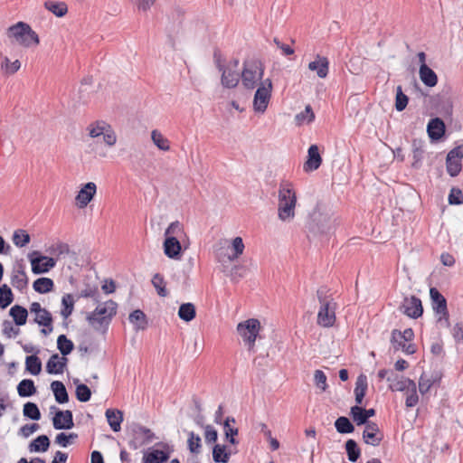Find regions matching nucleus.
Listing matches in <instances>:
<instances>
[{
    "instance_id": "nucleus-41",
    "label": "nucleus",
    "mask_w": 463,
    "mask_h": 463,
    "mask_svg": "<svg viewBox=\"0 0 463 463\" xmlns=\"http://www.w3.org/2000/svg\"><path fill=\"white\" fill-rule=\"evenodd\" d=\"M347 458L351 462H356L361 456V449L354 439H349L345 443Z\"/></svg>"
},
{
    "instance_id": "nucleus-22",
    "label": "nucleus",
    "mask_w": 463,
    "mask_h": 463,
    "mask_svg": "<svg viewBox=\"0 0 463 463\" xmlns=\"http://www.w3.org/2000/svg\"><path fill=\"white\" fill-rule=\"evenodd\" d=\"M308 69L316 71L319 78H326L329 71V61L326 57L317 54L316 60L308 63Z\"/></svg>"
},
{
    "instance_id": "nucleus-6",
    "label": "nucleus",
    "mask_w": 463,
    "mask_h": 463,
    "mask_svg": "<svg viewBox=\"0 0 463 463\" xmlns=\"http://www.w3.org/2000/svg\"><path fill=\"white\" fill-rule=\"evenodd\" d=\"M27 257L31 263L32 272L35 275L48 273L57 263V259L43 255L38 250H33L28 253Z\"/></svg>"
},
{
    "instance_id": "nucleus-53",
    "label": "nucleus",
    "mask_w": 463,
    "mask_h": 463,
    "mask_svg": "<svg viewBox=\"0 0 463 463\" xmlns=\"http://www.w3.org/2000/svg\"><path fill=\"white\" fill-rule=\"evenodd\" d=\"M407 341L401 340L397 338V342H391L394 351H398L400 349L402 350L406 354H413L416 353L417 348L414 344H406Z\"/></svg>"
},
{
    "instance_id": "nucleus-62",
    "label": "nucleus",
    "mask_w": 463,
    "mask_h": 463,
    "mask_svg": "<svg viewBox=\"0 0 463 463\" xmlns=\"http://www.w3.org/2000/svg\"><path fill=\"white\" fill-rule=\"evenodd\" d=\"M449 203L451 205H459L463 203V193L459 188H451L449 198Z\"/></svg>"
},
{
    "instance_id": "nucleus-32",
    "label": "nucleus",
    "mask_w": 463,
    "mask_h": 463,
    "mask_svg": "<svg viewBox=\"0 0 463 463\" xmlns=\"http://www.w3.org/2000/svg\"><path fill=\"white\" fill-rule=\"evenodd\" d=\"M51 441L47 435H39L34 439H33L29 446L30 452H45L48 450L50 447Z\"/></svg>"
},
{
    "instance_id": "nucleus-64",
    "label": "nucleus",
    "mask_w": 463,
    "mask_h": 463,
    "mask_svg": "<svg viewBox=\"0 0 463 463\" xmlns=\"http://www.w3.org/2000/svg\"><path fill=\"white\" fill-rule=\"evenodd\" d=\"M109 127V125L106 124L104 121H97L96 124L90 127V136L91 137H100L103 132H105Z\"/></svg>"
},
{
    "instance_id": "nucleus-48",
    "label": "nucleus",
    "mask_w": 463,
    "mask_h": 463,
    "mask_svg": "<svg viewBox=\"0 0 463 463\" xmlns=\"http://www.w3.org/2000/svg\"><path fill=\"white\" fill-rule=\"evenodd\" d=\"M151 282L160 297H166L168 295L165 279L160 273H156L153 276Z\"/></svg>"
},
{
    "instance_id": "nucleus-36",
    "label": "nucleus",
    "mask_w": 463,
    "mask_h": 463,
    "mask_svg": "<svg viewBox=\"0 0 463 463\" xmlns=\"http://www.w3.org/2000/svg\"><path fill=\"white\" fill-rule=\"evenodd\" d=\"M196 316V308L193 303L187 302L180 305L178 309V317L180 319L190 322Z\"/></svg>"
},
{
    "instance_id": "nucleus-13",
    "label": "nucleus",
    "mask_w": 463,
    "mask_h": 463,
    "mask_svg": "<svg viewBox=\"0 0 463 463\" xmlns=\"http://www.w3.org/2000/svg\"><path fill=\"white\" fill-rule=\"evenodd\" d=\"M359 405L351 407L349 415L357 426L370 424L372 421L369 419L375 415V410L373 408L365 409Z\"/></svg>"
},
{
    "instance_id": "nucleus-37",
    "label": "nucleus",
    "mask_w": 463,
    "mask_h": 463,
    "mask_svg": "<svg viewBox=\"0 0 463 463\" xmlns=\"http://www.w3.org/2000/svg\"><path fill=\"white\" fill-rule=\"evenodd\" d=\"M335 428L340 434H350L353 433L355 430L354 425L352 423L349 418L345 416H340L335 420Z\"/></svg>"
},
{
    "instance_id": "nucleus-31",
    "label": "nucleus",
    "mask_w": 463,
    "mask_h": 463,
    "mask_svg": "<svg viewBox=\"0 0 463 463\" xmlns=\"http://www.w3.org/2000/svg\"><path fill=\"white\" fill-rule=\"evenodd\" d=\"M128 320L134 325L137 331L145 330L148 325L146 314L140 309H136L131 312L129 314Z\"/></svg>"
},
{
    "instance_id": "nucleus-51",
    "label": "nucleus",
    "mask_w": 463,
    "mask_h": 463,
    "mask_svg": "<svg viewBox=\"0 0 463 463\" xmlns=\"http://www.w3.org/2000/svg\"><path fill=\"white\" fill-rule=\"evenodd\" d=\"M21 67V62L18 60L11 61L8 57H4L1 62V70L5 74H14Z\"/></svg>"
},
{
    "instance_id": "nucleus-46",
    "label": "nucleus",
    "mask_w": 463,
    "mask_h": 463,
    "mask_svg": "<svg viewBox=\"0 0 463 463\" xmlns=\"http://www.w3.org/2000/svg\"><path fill=\"white\" fill-rule=\"evenodd\" d=\"M74 298H73V296L71 294H65L62 298H61V306H62V308L61 310V315L64 317V318H67L69 317L72 312H73V308H74Z\"/></svg>"
},
{
    "instance_id": "nucleus-12",
    "label": "nucleus",
    "mask_w": 463,
    "mask_h": 463,
    "mask_svg": "<svg viewBox=\"0 0 463 463\" xmlns=\"http://www.w3.org/2000/svg\"><path fill=\"white\" fill-rule=\"evenodd\" d=\"M335 306L333 303H325L320 306L317 313V324L323 327L333 326L335 322Z\"/></svg>"
},
{
    "instance_id": "nucleus-11",
    "label": "nucleus",
    "mask_w": 463,
    "mask_h": 463,
    "mask_svg": "<svg viewBox=\"0 0 463 463\" xmlns=\"http://www.w3.org/2000/svg\"><path fill=\"white\" fill-rule=\"evenodd\" d=\"M51 410H56L55 415L52 418V425L55 430H71L74 427L71 411H61L55 406H52Z\"/></svg>"
},
{
    "instance_id": "nucleus-40",
    "label": "nucleus",
    "mask_w": 463,
    "mask_h": 463,
    "mask_svg": "<svg viewBox=\"0 0 463 463\" xmlns=\"http://www.w3.org/2000/svg\"><path fill=\"white\" fill-rule=\"evenodd\" d=\"M14 299L11 288L7 284L0 286V308L5 309L9 307Z\"/></svg>"
},
{
    "instance_id": "nucleus-38",
    "label": "nucleus",
    "mask_w": 463,
    "mask_h": 463,
    "mask_svg": "<svg viewBox=\"0 0 463 463\" xmlns=\"http://www.w3.org/2000/svg\"><path fill=\"white\" fill-rule=\"evenodd\" d=\"M25 370L33 375H38L42 372V361L36 354L28 355L25 358Z\"/></svg>"
},
{
    "instance_id": "nucleus-44",
    "label": "nucleus",
    "mask_w": 463,
    "mask_h": 463,
    "mask_svg": "<svg viewBox=\"0 0 463 463\" xmlns=\"http://www.w3.org/2000/svg\"><path fill=\"white\" fill-rule=\"evenodd\" d=\"M187 447L189 451L192 454H199L201 453L202 449V439L198 434H195L194 431L188 432L187 439Z\"/></svg>"
},
{
    "instance_id": "nucleus-15",
    "label": "nucleus",
    "mask_w": 463,
    "mask_h": 463,
    "mask_svg": "<svg viewBox=\"0 0 463 463\" xmlns=\"http://www.w3.org/2000/svg\"><path fill=\"white\" fill-rule=\"evenodd\" d=\"M25 266L23 260L17 261L11 276V284L20 291H23L28 286V277L25 273Z\"/></svg>"
},
{
    "instance_id": "nucleus-63",
    "label": "nucleus",
    "mask_w": 463,
    "mask_h": 463,
    "mask_svg": "<svg viewBox=\"0 0 463 463\" xmlns=\"http://www.w3.org/2000/svg\"><path fill=\"white\" fill-rule=\"evenodd\" d=\"M204 439L207 444H217L218 431L210 424L204 427Z\"/></svg>"
},
{
    "instance_id": "nucleus-24",
    "label": "nucleus",
    "mask_w": 463,
    "mask_h": 463,
    "mask_svg": "<svg viewBox=\"0 0 463 463\" xmlns=\"http://www.w3.org/2000/svg\"><path fill=\"white\" fill-rule=\"evenodd\" d=\"M222 71V84L228 89L235 88L240 80V74L236 70L232 67H224Z\"/></svg>"
},
{
    "instance_id": "nucleus-10",
    "label": "nucleus",
    "mask_w": 463,
    "mask_h": 463,
    "mask_svg": "<svg viewBox=\"0 0 463 463\" xmlns=\"http://www.w3.org/2000/svg\"><path fill=\"white\" fill-rule=\"evenodd\" d=\"M162 445L163 449H149L143 455L142 463H165L171 456L173 449L167 444L158 443Z\"/></svg>"
},
{
    "instance_id": "nucleus-19",
    "label": "nucleus",
    "mask_w": 463,
    "mask_h": 463,
    "mask_svg": "<svg viewBox=\"0 0 463 463\" xmlns=\"http://www.w3.org/2000/svg\"><path fill=\"white\" fill-rule=\"evenodd\" d=\"M446 131V126L444 121L440 118H433L430 119L427 125V132L431 141L440 140Z\"/></svg>"
},
{
    "instance_id": "nucleus-60",
    "label": "nucleus",
    "mask_w": 463,
    "mask_h": 463,
    "mask_svg": "<svg viewBox=\"0 0 463 463\" xmlns=\"http://www.w3.org/2000/svg\"><path fill=\"white\" fill-rule=\"evenodd\" d=\"M33 321L42 326H51V324L53 323V318L50 311L43 309L41 314L36 315Z\"/></svg>"
},
{
    "instance_id": "nucleus-35",
    "label": "nucleus",
    "mask_w": 463,
    "mask_h": 463,
    "mask_svg": "<svg viewBox=\"0 0 463 463\" xmlns=\"http://www.w3.org/2000/svg\"><path fill=\"white\" fill-rule=\"evenodd\" d=\"M36 392L34 382L32 379H24L17 385V392L20 397H31Z\"/></svg>"
},
{
    "instance_id": "nucleus-29",
    "label": "nucleus",
    "mask_w": 463,
    "mask_h": 463,
    "mask_svg": "<svg viewBox=\"0 0 463 463\" xmlns=\"http://www.w3.org/2000/svg\"><path fill=\"white\" fill-rule=\"evenodd\" d=\"M51 389L53 392L55 401L59 404H64L69 402V394L62 382L53 381L51 383Z\"/></svg>"
},
{
    "instance_id": "nucleus-2",
    "label": "nucleus",
    "mask_w": 463,
    "mask_h": 463,
    "mask_svg": "<svg viewBox=\"0 0 463 463\" xmlns=\"http://www.w3.org/2000/svg\"><path fill=\"white\" fill-rule=\"evenodd\" d=\"M297 196L288 184H281L279 190V218L281 221L293 218Z\"/></svg>"
},
{
    "instance_id": "nucleus-50",
    "label": "nucleus",
    "mask_w": 463,
    "mask_h": 463,
    "mask_svg": "<svg viewBox=\"0 0 463 463\" xmlns=\"http://www.w3.org/2000/svg\"><path fill=\"white\" fill-rule=\"evenodd\" d=\"M397 338L411 342L414 338V332L412 328H406L403 332L393 329L391 334V342H397Z\"/></svg>"
},
{
    "instance_id": "nucleus-16",
    "label": "nucleus",
    "mask_w": 463,
    "mask_h": 463,
    "mask_svg": "<svg viewBox=\"0 0 463 463\" xmlns=\"http://www.w3.org/2000/svg\"><path fill=\"white\" fill-rule=\"evenodd\" d=\"M97 192V186L93 182L85 184L79 191L76 201L79 208H85L93 199Z\"/></svg>"
},
{
    "instance_id": "nucleus-52",
    "label": "nucleus",
    "mask_w": 463,
    "mask_h": 463,
    "mask_svg": "<svg viewBox=\"0 0 463 463\" xmlns=\"http://www.w3.org/2000/svg\"><path fill=\"white\" fill-rule=\"evenodd\" d=\"M315 119V114L310 105L306 106L305 109L295 116V120L298 125H302L305 121L307 123Z\"/></svg>"
},
{
    "instance_id": "nucleus-56",
    "label": "nucleus",
    "mask_w": 463,
    "mask_h": 463,
    "mask_svg": "<svg viewBox=\"0 0 463 463\" xmlns=\"http://www.w3.org/2000/svg\"><path fill=\"white\" fill-rule=\"evenodd\" d=\"M232 249L234 250V253L232 255L226 256L227 260L229 261H233L236 260L240 255L243 253L244 250V243L241 237H236L232 240Z\"/></svg>"
},
{
    "instance_id": "nucleus-9",
    "label": "nucleus",
    "mask_w": 463,
    "mask_h": 463,
    "mask_svg": "<svg viewBox=\"0 0 463 463\" xmlns=\"http://www.w3.org/2000/svg\"><path fill=\"white\" fill-rule=\"evenodd\" d=\"M399 310L407 317L417 319L423 314L421 300L416 296L405 297Z\"/></svg>"
},
{
    "instance_id": "nucleus-26",
    "label": "nucleus",
    "mask_w": 463,
    "mask_h": 463,
    "mask_svg": "<svg viewBox=\"0 0 463 463\" xmlns=\"http://www.w3.org/2000/svg\"><path fill=\"white\" fill-rule=\"evenodd\" d=\"M213 460L215 463H228L232 452L224 444H214L212 450Z\"/></svg>"
},
{
    "instance_id": "nucleus-23",
    "label": "nucleus",
    "mask_w": 463,
    "mask_h": 463,
    "mask_svg": "<svg viewBox=\"0 0 463 463\" xmlns=\"http://www.w3.org/2000/svg\"><path fill=\"white\" fill-rule=\"evenodd\" d=\"M28 30H30L28 24L18 22L7 29V36L14 39L18 43H24L25 40L24 38L25 34L28 35Z\"/></svg>"
},
{
    "instance_id": "nucleus-14",
    "label": "nucleus",
    "mask_w": 463,
    "mask_h": 463,
    "mask_svg": "<svg viewBox=\"0 0 463 463\" xmlns=\"http://www.w3.org/2000/svg\"><path fill=\"white\" fill-rule=\"evenodd\" d=\"M363 439L364 443L377 447L381 444L383 439V433L381 431L376 422H371L365 425L363 431Z\"/></svg>"
},
{
    "instance_id": "nucleus-43",
    "label": "nucleus",
    "mask_w": 463,
    "mask_h": 463,
    "mask_svg": "<svg viewBox=\"0 0 463 463\" xmlns=\"http://www.w3.org/2000/svg\"><path fill=\"white\" fill-rule=\"evenodd\" d=\"M23 414L25 418L33 420H39L42 417L38 405L32 402L24 404Z\"/></svg>"
},
{
    "instance_id": "nucleus-21",
    "label": "nucleus",
    "mask_w": 463,
    "mask_h": 463,
    "mask_svg": "<svg viewBox=\"0 0 463 463\" xmlns=\"http://www.w3.org/2000/svg\"><path fill=\"white\" fill-rule=\"evenodd\" d=\"M67 363L68 359L66 357H61L58 354H53L46 363V372L50 374L62 373Z\"/></svg>"
},
{
    "instance_id": "nucleus-20",
    "label": "nucleus",
    "mask_w": 463,
    "mask_h": 463,
    "mask_svg": "<svg viewBox=\"0 0 463 463\" xmlns=\"http://www.w3.org/2000/svg\"><path fill=\"white\" fill-rule=\"evenodd\" d=\"M425 142L422 139L414 138L411 141L412 163L411 167L420 169L422 165V160L425 154Z\"/></svg>"
},
{
    "instance_id": "nucleus-61",
    "label": "nucleus",
    "mask_w": 463,
    "mask_h": 463,
    "mask_svg": "<svg viewBox=\"0 0 463 463\" xmlns=\"http://www.w3.org/2000/svg\"><path fill=\"white\" fill-rule=\"evenodd\" d=\"M77 438H78V434H76L74 432H71L69 434H67L65 432H61V433L57 434V436L55 438V443L65 448V447H68L71 443L72 439H75Z\"/></svg>"
},
{
    "instance_id": "nucleus-42",
    "label": "nucleus",
    "mask_w": 463,
    "mask_h": 463,
    "mask_svg": "<svg viewBox=\"0 0 463 463\" xmlns=\"http://www.w3.org/2000/svg\"><path fill=\"white\" fill-rule=\"evenodd\" d=\"M57 348L62 356L65 357L73 351L74 344L65 335H60L57 338Z\"/></svg>"
},
{
    "instance_id": "nucleus-25",
    "label": "nucleus",
    "mask_w": 463,
    "mask_h": 463,
    "mask_svg": "<svg viewBox=\"0 0 463 463\" xmlns=\"http://www.w3.org/2000/svg\"><path fill=\"white\" fill-rule=\"evenodd\" d=\"M446 169L451 177L458 176L462 169L461 158L456 156L451 151L448 153L446 157Z\"/></svg>"
},
{
    "instance_id": "nucleus-18",
    "label": "nucleus",
    "mask_w": 463,
    "mask_h": 463,
    "mask_svg": "<svg viewBox=\"0 0 463 463\" xmlns=\"http://www.w3.org/2000/svg\"><path fill=\"white\" fill-rule=\"evenodd\" d=\"M322 157L317 145H311L307 150V160L304 163L303 169L306 173L313 172L320 167Z\"/></svg>"
},
{
    "instance_id": "nucleus-3",
    "label": "nucleus",
    "mask_w": 463,
    "mask_h": 463,
    "mask_svg": "<svg viewBox=\"0 0 463 463\" xmlns=\"http://www.w3.org/2000/svg\"><path fill=\"white\" fill-rule=\"evenodd\" d=\"M264 75V65L260 60L245 61L241 80L243 86L248 90L255 88L256 80H261Z\"/></svg>"
},
{
    "instance_id": "nucleus-47",
    "label": "nucleus",
    "mask_w": 463,
    "mask_h": 463,
    "mask_svg": "<svg viewBox=\"0 0 463 463\" xmlns=\"http://www.w3.org/2000/svg\"><path fill=\"white\" fill-rule=\"evenodd\" d=\"M131 430L133 432L134 436L138 435H144L145 439L143 440V443H148L152 441L155 438V434L152 432V430L146 427H144L138 423H134L131 427Z\"/></svg>"
},
{
    "instance_id": "nucleus-33",
    "label": "nucleus",
    "mask_w": 463,
    "mask_h": 463,
    "mask_svg": "<svg viewBox=\"0 0 463 463\" xmlns=\"http://www.w3.org/2000/svg\"><path fill=\"white\" fill-rule=\"evenodd\" d=\"M368 383L367 378L364 374H360L355 382L354 396L356 404H362L366 394Z\"/></svg>"
},
{
    "instance_id": "nucleus-1",
    "label": "nucleus",
    "mask_w": 463,
    "mask_h": 463,
    "mask_svg": "<svg viewBox=\"0 0 463 463\" xmlns=\"http://www.w3.org/2000/svg\"><path fill=\"white\" fill-rule=\"evenodd\" d=\"M118 304L109 299L103 305H99L94 311L87 316V321L96 330L106 332L108 327L117 313Z\"/></svg>"
},
{
    "instance_id": "nucleus-4",
    "label": "nucleus",
    "mask_w": 463,
    "mask_h": 463,
    "mask_svg": "<svg viewBox=\"0 0 463 463\" xmlns=\"http://www.w3.org/2000/svg\"><path fill=\"white\" fill-rule=\"evenodd\" d=\"M334 221L327 214L316 212L311 214L310 220L307 223V229L313 235H327L333 229Z\"/></svg>"
},
{
    "instance_id": "nucleus-58",
    "label": "nucleus",
    "mask_w": 463,
    "mask_h": 463,
    "mask_svg": "<svg viewBox=\"0 0 463 463\" xmlns=\"http://www.w3.org/2000/svg\"><path fill=\"white\" fill-rule=\"evenodd\" d=\"M408 382L414 381L402 376L396 383H391L389 388L392 392H409L411 390V384H409Z\"/></svg>"
},
{
    "instance_id": "nucleus-27",
    "label": "nucleus",
    "mask_w": 463,
    "mask_h": 463,
    "mask_svg": "<svg viewBox=\"0 0 463 463\" xmlns=\"http://www.w3.org/2000/svg\"><path fill=\"white\" fill-rule=\"evenodd\" d=\"M105 415L111 430L115 432L119 431L123 421V412L118 409H108Z\"/></svg>"
},
{
    "instance_id": "nucleus-57",
    "label": "nucleus",
    "mask_w": 463,
    "mask_h": 463,
    "mask_svg": "<svg viewBox=\"0 0 463 463\" xmlns=\"http://www.w3.org/2000/svg\"><path fill=\"white\" fill-rule=\"evenodd\" d=\"M411 384V390L407 392V397L405 401V405L407 407H414L419 402V396L417 393V386L415 382H408Z\"/></svg>"
},
{
    "instance_id": "nucleus-8",
    "label": "nucleus",
    "mask_w": 463,
    "mask_h": 463,
    "mask_svg": "<svg viewBox=\"0 0 463 463\" xmlns=\"http://www.w3.org/2000/svg\"><path fill=\"white\" fill-rule=\"evenodd\" d=\"M430 298L431 300V306L433 311L439 315L438 321L441 322L445 321L446 326H449V314L447 307V299L439 291L438 288L432 287L430 288Z\"/></svg>"
},
{
    "instance_id": "nucleus-49",
    "label": "nucleus",
    "mask_w": 463,
    "mask_h": 463,
    "mask_svg": "<svg viewBox=\"0 0 463 463\" xmlns=\"http://www.w3.org/2000/svg\"><path fill=\"white\" fill-rule=\"evenodd\" d=\"M151 138L153 143L163 151H168L170 149L169 141L165 138L158 130L155 129L151 133Z\"/></svg>"
},
{
    "instance_id": "nucleus-7",
    "label": "nucleus",
    "mask_w": 463,
    "mask_h": 463,
    "mask_svg": "<svg viewBox=\"0 0 463 463\" xmlns=\"http://www.w3.org/2000/svg\"><path fill=\"white\" fill-rule=\"evenodd\" d=\"M272 91V81L266 79L257 89L253 98V109L256 112L264 113L268 108Z\"/></svg>"
},
{
    "instance_id": "nucleus-59",
    "label": "nucleus",
    "mask_w": 463,
    "mask_h": 463,
    "mask_svg": "<svg viewBox=\"0 0 463 463\" xmlns=\"http://www.w3.org/2000/svg\"><path fill=\"white\" fill-rule=\"evenodd\" d=\"M47 251L51 255H55L57 258H59L61 255L69 254L70 247L67 243L59 242L57 244L50 246Z\"/></svg>"
},
{
    "instance_id": "nucleus-45",
    "label": "nucleus",
    "mask_w": 463,
    "mask_h": 463,
    "mask_svg": "<svg viewBox=\"0 0 463 463\" xmlns=\"http://www.w3.org/2000/svg\"><path fill=\"white\" fill-rule=\"evenodd\" d=\"M12 240L16 247L23 248L30 242L31 236L25 230L18 229L14 232Z\"/></svg>"
},
{
    "instance_id": "nucleus-34",
    "label": "nucleus",
    "mask_w": 463,
    "mask_h": 463,
    "mask_svg": "<svg viewBox=\"0 0 463 463\" xmlns=\"http://www.w3.org/2000/svg\"><path fill=\"white\" fill-rule=\"evenodd\" d=\"M33 289L40 294H46L53 290L54 282L47 277H41L33 283Z\"/></svg>"
},
{
    "instance_id": "nucleus-17",
    "label": "nucleus",
    "mask_w": 463,
    "mask_h": 463,
    "mask_svg": "<svg viewBox=\"0 0 463 463\" xmlns=\"http://www.w3.org/2000/svg\"><path fill=\"white\" fill-rule=\"evenodd\" d=\"M164 253L172 260H180L182 257V245L175 236H166L164 243Z\"/></svg>"
},
{
    "instance_id": "nucleus-54",
    "label": "nucleus",
    "mask_w": 463,
    "mask_h": 463,
    "mask_svg": "<svg viewBox=\"0 0 463 463\" xmlns=\"http://www.w3.org/2000/svg\"><path fill=\"white\" fill-rule=\"evenodd\" d=\"M409 102V98L402 92V86H398L396 89L395 98V109L397 111H402L405 109Z\"/></svg>"
},
{
    "instance_id": "nucleus-55",
    "label": "nucleus",
    "mask_w": 463,
    "mask_h": 463,
    "mask_svg": "<svg viewBox=\"0 0 463 463\" xmlns=\"http://www.w3.org/2000/svg\"><path fill=\"white\" fill-rule=\"evenodd\" d=\"M75 395L79 402H87L91 398V391L86 384H78L75 390Z\"/></svg>"
},
{
    "instance_id": "nucleus-5",
    "label": "nucleus",
    "mask_w": 463,
    "mask_h": 463,
    "mask_svg": "<svg viewBox=\"0 0 463 463\" xmlns=\"http://www.w3.org/2000/svg\"><path fill=\"white\" fill-rule=\"evenodd\" d=\"M260 323L256 318H250L241 322L237 326L238 334L248 345L249 351L253 350L256 338L260 333Z\"/></svg>"
},
{
    "instance_id": "nucleus-39",
    "label": "nucleus",
    "mask_w": 463,
    "mask_h": 463,
    "mask_svg": "<svg viewBox=\"0 0 463 463\" xmlns=\"http://www.w3.org/2000/svg\"><path fill=\"white\" fill-rule=\"evenodd\" d=\"M44 7L57 17L64 16L68 12L67 5L64 2L45 1Z\"/></svg>"
},
{
    "instance_id": "nucleus-30",
    "label": "nucleus",
    "mask_w": 463,
    "mask_h": 463,
    "mask_svg": "<svg viewBox=\"0 0 463 463\" xmlns=\"http://www.w3.org/2000/svg\"><path fill=\"white\" fill-rule=\"evenodd\" d=\"M9 316L13 317L14 323L17 326H21L26 324L28 310L23 306L14 305L10 308Z\"/></svg>"
},
{
    "instance_id": "nucleus-28",
    "label": "nucleus",
    "mask_w": 463,
    "mask_h": 463,
    "mask_svg": "<svg viewBox=\"0 0 463 463\" xmlns=\"http://www.w3.org/2000/svg\"><path fill=\"white\" fill-rule=\"evenodd\" d=\"M419 75L420 80L427 87H434L438 83V76L436 72L428 65L420 66Z\"/></svg>"
}]
</instances>
